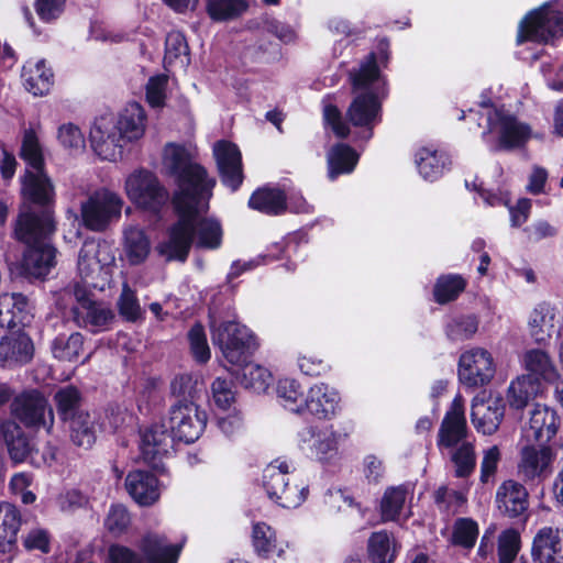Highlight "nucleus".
Wrapping results in <instances>:
<instances>
[{
  "mask_svg": "<svg viewBox=\"0 0 563 563\" xmlns=\"http://www.w3.org/2000/svg\"><path fill=\"white\" fill-rule=\"evenodd\" d=\"M122 198L108 188L95 190L80 206L82 224L95 232L104 231L121 217Z\"/></svg>",
  "mask_w": 563,
  "mask_h": 563,
  "instance_id": "nucleus-11",
  "label": "nucleus"
},
{
  "mask_svg": "<svg viewBox=\"0 0 563 563\" xmlns=\"http://www.w3.org/2000/svg\"><path fill=\"white\" fill-rule=\"evenodd\" d=\"M20 156L26 162L29 168H40L44 166L42 146L33 129L24 131Z\"/></svg>",
  "mask_w": 563,
  "mask_h": 563,
  "instance_id": "nucleus-52",
  "label": "nucleus"
},
{
  "mask_svg": "<svg viewBox=\"0 0 563 563\" xmlns=\"http://www.w3.org/2000/svg\"><path fill=\"white\" fill-rule=\"evenodd\" d=\"M245 0H207L206 10L212 21L223 22L241 16L247 10Z\"/></svg>",
  "mask_w": 563,
  "mask_h": 563,
  "instance_id": "nucleus-43",
  "label": "nucleus"
},
{
  "mask_svg": "<svg viewBox=\"0 0 563 563\" xmlns=\"http://www.w3.org/2000/svg\"><path fill=\"white\" fill-rule=\"evenodd\" d=\"M125 254L132 265L143 263L150 254V241L139 228H130L124 233Z\"/></svg>",
  "mask_w": 563,
  "mask_h": 563,
  "instance_id": "nucleus-46",
  "label": "nucleus"
},
{
  "mask_svg": "<svg viewBox=\"0 0 563 563\" xmlns=\"http://www.w3.org/2000/svg\"><path fill=\"white\" fill-rule=\"evenodd\" d=\"M197 383L191 374H180L172 380L170 391L174 396L183 398L180 401H192L197 393Z\"/></svg>",
  "mask_w": 563,
  "mask_h": 563,
  "instance_id": "nucleus-61",
  "label": "nucleus"
},
{
  "mask_svg": "<svg viewBox=\"0 0 563 563\" xmlns=\"http://www.w3.org/2000/svg\"><path fill=\"white\" fill-rule=\"evenodd\" d=\"M211 340L221 351L223 358L232 364L242 366L257 347L254 334L245 325L236 321L212 322Z\"/></svg>",
  "mask_w": 563,
  "mask_h": 563,
  "instance_id": "nucleus-7",
  "label": "nucleus"
},
{
  "mask_svg": "<svg viewBox=\"0 0 563 563\" xmlns=\"http://www.w3.org/2000/svg\"><path fill=\"white\" fill-rule=\"evenodd\" d=\"M188 341L194 358L199 363H206L210 360L211 353L208 345L205 329L200 323H196L188 332Z\"/></svg>",
  "mask_w": 563,
  "mask_h": 563,
  "instance_id": "nucleus-58",
  "label": "nucleus"
},
{
  "mask_svg": "<svg viewBox=\"0 0 563 563\" xmlns=\"http://www.w3.org/2000/svg\"><path fill=\"white\" fill-rule=\"evenodd\" d=\"M164 63L166 65L179 63L181 67H186L188 65L189 47L183 33L172 31L167 34L165 41Z\"/></svg>",
  "mask_w": 563,
  "mask_h": 563,
  "instance_id": "nucleus-48",
  "label": "nucleus"
},
{
  "mask_svg": "<svg viewBox=\"0 0 563 563\" xmlns=\"http://www.w3.org/2000/svg\"><path fill=\"white\" fill-rule=\"evenodd\" d=\"M55 231L52 213L46 209L24 203L14 225V236L27 247L49 242Z\"/></svg>",
  "mask_w": 563,
  "mask_h": 563,
  "instance_id": "nucleus-12",
  "label": "nucleus"
},
{
  "mask_svg": "<svg viewBox=\"0 0 563 563\" xmlns=\"http://www.w3.org/2000/svg\"><path fill=\"white\" fill-rule=\"evenodd\" d=\"M70 439L79 448L90 449L96 442L97 418L87 411L77 412L76 416L67 420Z\"/></svg>",
  "mask_w": 563,
  "mask_h": 563,
  "instance_id": "nucleus-37",
  "label": "nucleus"
},
{
  "mask_svg": "<svg viewBox=\"0 0 563 563\" xmlns=\"http://www.w3.org/2000/svg\"><path fill=\"white\" fill-rule=\"evenodd\" d=\"M140 548L147 563H177L181 545L169 544L164 536L147 533L143 537Z\"/></svg>",
  "mask_w": 563,
  "mask_h": 563,
  "instance_id": "nucleus-31",
  "label": "nucleus"
},
{
  "mask_svg": "<svg viewBox=\"0 0 563 563\" xmlns=\"http://www.w3.org/2000/svg\"><path fill=\"white\" fill-rule=\"evenodd\" d=\"M561 329L560 316L555 307L548 302L537 305L529 314L528 330L538 344L547 343Z\"/></svg>",
  "mask_w": 563,
  "mask_h": 563,
  "instance_id": "nucleus-24",
  "label": "nucleus"
},
{
  "mask_svg": "<svg viewBox=\"0 0 563 563\" xmlns=\"http://www.w3.org/2000/svg\"><path fill=\"white\" fill-rule=\"evenodd\" d=\"M253 545L260 555H267L276 548V536L273 529L263 522L253 526Z\"/></svg>",
  "mask_w": 563,
  "mask_h": 563,
  "instance_id": "nucleus-59",
  "label": "nucleus"
},
{
  "mask_svg": "<svg viewBox=\"0 0 563 563\" xmlns=\"http://www.w3.org/2000/svg\"><path fill=\"white\" fill-rule=\"evenodd\" d=\"M531 558L534 563H563V529L541 527L532 539Z\"/></svg>",
  "mask_w": 563,
  "mask_h": 563,
  "instance_id": "nucleus-20",
  "label": "nucleus"
},
{
  "mask_svg": "<svg viewBox=\"0 0 563 563\" xmlns=\"http://www.w3.org/2000/svg\"><path fill=\"white\" fill-rule=\"evenodd\" d=\"M145 123V111L136 102L129 103L117 119H97L90 130L92 150L101 159L114 162L122 157L128 144L144 135Z\"/></svg>",
  "mask_w": 563,
  "mask_h": 563,
  "instance_id": "nucleus-4",
  "label": "nucleus"
},
{
  "mask_svg": "<svg viewBox=\"0 0 563 563\" xmlns=\"http://www.w3.org/2000/svg\"><path fill=\"white\" fill-rule=\"evenodd\" d=\"M222 183L235 191L243 181L242 157L236 145L228 141H219L213 146Z\"/></svg>",
  "mask_w": 563,
  "mask_h": 563,
  "instance_id": "nucleus-22",
  "label": "nucleus"
},
{
  "mask_svg": "<svg viewBox=\"0 0 563 563\" xmlns=\"http://www.w3.org/2000/svg\"><path fill=\"white\" fill-rule=\"evenodd\" d=\"M211 396L214 406L220 410H228L235 402L233 382L217 377L211 384Z\"/></svg>",
  "mask_w": 563,
  "mask_h": 563,
  "instance_id": "nucleus-56",
  "label": "nucleus"
},
{
  "mask_svg": "<svg viewBox=\"0 0 563 563\" xmlns=\"http://www.w3.org/2000/svg\"><path fill=\"white\" fill-rule=\"evenodd\" d=\"M23 197L35 205L44 206L54 200V186L43 170L40 168H27L22 181Z\"/></svg>",
  "mask_w": 563,
  "mask_h": 563,
  "instance_id": "nucleus-28",
  "label": "nucleus"
},
{
  "mask_svg": "<svg viewBox=\"0 0 563 563\" xmlns=\"http://www.w3.org/2000/svg\"><path fill=\"white\" fill-rule=\"evenodd\" d=\"M3 437L8 446L11 459L15 462H30L40 467L41 463L37 459V451H34L30 440L22 429L14 422H8L2 426Z\"/></svg>",
  "mask_w": 563,
  "mask_h": 563,
  "instance_id": "nucleus-30",
  "label": "nucleus"
},
{
  "mask_svg": "<svg viewBox=\"0 0 563 563\" xmlns=\"http://www.w3.org/2000/svg\"><path fill=\"white\" fill-rule=\"evenodd\" d=\"M65 296H73L75 303L71 306L74 322L90 332H100L109 329L114 320V312L106 303L96 301L91 296V289L81 287L79 283H73L64 289Z\"/></svg>",
  "mask_w": 563,
  "mask_h": 563,
  "instance_id": "nucleus-9",
  "label": "nucleus"
},
{
  "mask_svg": "<svg viewBox=\"0 0 563 563\" xmlns=\"http://www.w3.org/2000/svg\"><path fill=\"white\" fill-rule=\"evenodd\" d=\"M559 427L556 411L548 406L537 405L530 412L528 424L522 428L520 440L548 445Z\"/></svg>",
  "mask_w": 563,
  "mask_h": 563,
  "instance_id": "nucleus-19",
  "label": "nucleus"
},
{
  "mask_svg": "<svg viewBox=\"0 0 563 563\" xmlns=\"http://www.w3.org/2000/svg\"><path fill=\"white\" fill-rule=\"evenodd\" d=\"M478 329V321L474 316L453 318L445 327L448 338L453 342H462L471 339Z\"/></svg>",
  "mask_w": 563,
  "mask_h": 563,
  "instance_id": "nucleus-53",
  "label": "nucleus"
},
{
  "mask_svg": "<svg viewBox=\"0 0 563 563\" xmlns=\"http://www.w3.org/2000/svg\"><path fill=\"white\" fill-rule=\"evenodd\" d=\"M487 124L488 130L483 133V139L489 143L487 135H496V142L490 145L493 152L519 148L530 140L532 133L529 124L505 109L489 110Z\"/></svg>",
  "mask_w": 563,
  "mask_h": 563,
  "instance_id": "nucleus-10",
  "label": "nucleus"
},
{
  "mask_svg": "<svg viewBox=\"0 0 563 563\" xmlns=\"http://www.w3.org/2000/svg\"><path fill=\"white\" fill-rule=\"evenodd\" d=\"M451 461L456 477H468L476 466V453L472 442L464 441L451 452Z\"/></svg>",
  "mask_w": 563,
  "mask_h": 563,
  "instance_id": "nucleus-49",
  "label": "nucleus"
},
{
  "mask_svg": "<svg viewBox=\"0 0 563 563\" xmlns=\"http://www.w3.org/2000/svg\"><path fill=\"white\" fill-rule=\"evenodd\" d=\"M472 422L484 434L494 433L504 417V407L497 401H473Z\"/></svg>",
  "mask_w": 563,
  "mask_h": 563,
  "instance_id": "nucleus-34",
  "label": "nucleus"
},
{
  "mask_svg": "<svg viewBox=\"0 0 563 563\" xmlns=\"http://www.w3.org/2000/svg\"><path fill=\"white\" fill-rule=\"evenodd\" d=\"M167 81L168 77L166 75H157L148 79L146 99L152 107H162L164 104Z\"/></svg>",
  "mask_w": 563,
  "mask_h": 563,
  "instance_id": "nucleus-63",
  "label": "nucleus"
},
{
  "mask_svg": "<svg viewBox=\"0 0 563 563\" xmlns=\"http://www.w3.org/2000/svg\"><path fill=\"white\" fill-rule=\"evenodd\" d=\"M131 523V517L123 505H112L104 520L107 530L118 537L126 531Z\"/></svg>",
  "mask_w": 563,
  "mask_h": 563,
  "instance_id": "nucleus-60",
  "label": "nucleus"
},
{
  "mask_svg": "<svg viewBox=\"0 0 563 563\" xmlns=\"http://www.w3.org/2000/svg\"><path fill=\"white\" fill-rule=\"evenodd\" d=\"M207 424V413L194 401H178L169 409L168 429L152 426L141 433L140 451L145 463L158 468L164 456L173 450L174 441L192 443L199 439Z\"/></svg>",
  "mask_w": 563,
  "mask_h": 563,
  "instance_id": "nucleus-2",
  "label": "nucleus"
},
{
  "mask_svg": "<svg viewBox=\"0 0 563 563\" xmlns=\"http://www.w3.org/2000/svg\"><path fill=\"white\" fill-rule=\"evenodd\" d=\"M56 249L49 243L26 247L22 263V273L30 278H44L55 266Z\"/></svg>",
  "mask_w": 563,
  "mask_h": 563,
  "instance_id": "nucleus-25",
  "label": "nucleus"
},
{
  "mask_svg": "<svg viewBox=\"0 0 563 563\" xmlns=\"http://www.w3.org/2000/svg\"><path fill=\"white\" fill-rule=\"evenodd\" d=\"M409 494L408 485L388 487L380 501L382 518L384 521H394L400 515Z\"/></svg>",
  "mask_w": 563,
  "mask_h": 563,
  "instance_id": "nucleus-44",
  "label": "nucleus"
},
{
  "mask_svg": "<svg viewBox=\"0 0 563 563\" xmlns=\"http://www.w3.org/2000/svg\"><path fill=\"white\" fill-rule=\"evenodd\" d=\"M555 453L550 445L520 440L517 474L525 483H541L553 471Z\"/></svg>",
  "mask_w": 563,
  "mask_h": 563,
  "instance_id": "nucleus-13",
  "label": "nucleus"
},
{
  "mask_svg": "<svg viewBox=\"0 0 563 563\" xmlns=\"http://www.w3.org/2000/svg\"><path fill=\"white\" fill-rule=\"evenodd\" d=\"M111 246L101 241L87 240L84 242L77 262V271L81 287L103 290L111 278V266L114 264Z\"/></svg>",
  "mask_w": 563,
  "mask_h": 563,
  "instance_id": "nucleus-6",
  "label": "nucleus"
},
{
  "mask_svg": "<svg viewBox=\"0 0 563 563\" xmlns=\"http://www.w3.org/2000/svg\"><path fill=\"white\" fill-rule=\"evenodd\" d=\"M118 309L119 313L128 321L134 322L143 316L135 291L130 288L128 283H124L122 286V291L118 299Z\"/></svg>",
  "mask_w": 563,
  "mask_h": 563,
  "instance_id": "nucleus-57",
  "label": "nucleus"
},
{
  "mask_svg": "<svg viewBox=\"0 0 563 563\" xmlns=\"http://www.w3.org/2000/svg\"><path fill=\"white\" fill-rule=\"evenodd\" d=\"M540 390V384L534 382L531 376L521 375L511 382L508 387L507 400L509 406L515 409L525 408Z\"/></svg>",
  "mask_w": 563,
  "mask_h": 563,
  "instance_id": "nucleus-41",
  "label": "nucleus"
},
{
  "mask_svg": "<svg viewBox=\"0 0 563 563\" xmlns=\"http://www.w3.org/2000/svg\"><path fill=\"white\" fill-rule=\"evenodd\" d=\"M495 508L508 519L526 521L529 509V493L526 486L512 478L503 481L495 493Z\"/></svg>",
  "mask_w": 563,
  "mask_h": 563,
  "instance_id": "nucleus-18",
  "label": "nucleus"
},
{
  "mask_svg": "<svg viewBox=\"0 0 563 563\" xmlns=\"http://www.w3.org/2000/svg\"><path fill=\"white\" fill-rule=\"evenodd\" d=\"M345 435L336 431L333 424L323 427L310 426L298 433L299 446L309 448V456L323 465L339 461V445Z\"/></svg>",
  "mask_w": 563,
  "mask_h": 563,
  "instance_id": "nucleus-14",
  "label": "nucleus"
},
{
  "mask_svg": "<svg viewBox=\"0 0 563 563\" xmlns=\"http://www.w3.org/2000/svg\"><path fill=\"white\" fill-rule=\"evenodd\" d=\"M521 363L527 371L525 376H531L538 384L541 382L553 384L561 377L551 355L542 349L527 350L521 356Z\"/></svg>",
  "mask_w": 563,
  "mask_h": 563,
  "instance_id": "nucleus-26",
  "label": "nucleus"
},
{
  "mask_svg": "<svg viewBox=\"0 0 563 563\" xmlns=\"http://www.w3.org/2000/svg\"><path fill=\"white\" fill-rule=\"evenodd\" d=\"M501 459V452L497 445H493L483 452L481 462V482L487 484L494 478L498 464Z\"/></svg>",
  "mask_w": 563,
  "mask_h": 563,
  "instance_id": "nucleus-62",
  "label": "nucleus"
},
{
  "mask_svg": "<svg viewBox=\"0 0 563 563\" xmlns=\"http://www.w3.org/2000/svg\"><path fill=\"white\" fill-rule=\"evenodd\" d=\"M358 161L356 152L345 144L333 146L328 153L329 178L334 180L341 174H350Z\"/></svg>",
  "mask_w": 563,
  "mask_h": 563,
  "instance_id": "nucleus-38",
  "label": "nucleus"
},
{
  "mask_svg": "<svg viewBox=\"0 0 563 563\" xmlns=\"http://www.w3.org/2000/svg\"><path fill=\"white\" fill-rule=\"evenodd\" d=\"M478 537V525L471 518H459L453 526L452 543L472 549Z\"/></svg>",
  "mask_w": 563,
  "mask_h": 563,
  "instance_id": "nucleus-54",
  "label": "nucleus"
},
{
  "mask_svg": "<svg viewBox=\"0 0 563 563\" xmlns=\"http://www.w3.org/2000/svg\"><path fill=\"white\" fill-rule=\"evenodd\" d=\"M419 174L430 181L437 180L449 168L450 158L446 153L433 147H422L416 154Z\"/></svg>",
  "mask_w": 563,
  "mask_h": 563,
  "instance_id": "nucleus-36",
  "label": "nucleus"
},
{
  "mask_svg": "<svg viewBox=\"0 0 563 563\" xmlns=\"http://www.w3.org/2000/svg\"><path fill=\"white\" fill-rule=\"evenodd\" d=\"M58 415L65 421L71 419L79 410L81 396L79 390L74 386H66L58 389L54 396Z\"/></svg>",
  "mask_w": 563,
  "mask_h": 563,
  "instance_id": "nucleus-50",
  "label": "nucleus"
},
{
  "mask_svg": "<svg viewBox=\"0 0 563 563\" xmlns=\"http://www.w3.org/2000/svg\"><path fill=\"white\" fill-rule=\"evenodd\" d=\"M287 461L275 460L263 471V487L273 501L284 508L300 506L308 496V485L299 474L289 473Z\"/></svg>",
  "mask_w": 563,
  "mask_h": 563,
  "instance_id": "nucleus-5",
  "label": "nucleus"
},
{
  "mask_svg": "<svg viewBox=\"0 0 563 563\" xmlns=\"http://www.w3.org/2000/svg\"><path fill=\"white\" fill-rule=\"evenodd\" d=\"M84 347V336L79 332L69 335L59 334L51 344L53 356L63 362H75L78 360Z\"/></svg>",
  "mask_w": 563,
  "mask_h": 563,
  "instance_id": "nucleus-42",
  "label": "nucleus"
},
{
  "mask_svg": "<svg viewBox=\"0 0 563 563\" xmlns=\"http://www.w3.org/2000/svg\"><path fill=\"white\" fill-rule=\"evenodd\" d=\"M496 365L489 351L483 347L466 350L460 355L457 375L461 384L467 388H479L490 383Z\"/></svg>",
  "mask_w": 563,
  "mask_h": 563,
  "instance_id": "nucleus-16",
  "label": "nucleus"
},
{
  "mask_svg": "<svg viewBox=\"0 0 563 563\" xmlns=\"http://www.w3.org/2000/svg\"><path fill=\"white\" fill-rule=\"evenodd\" d=\"M277 396L287 410L303 413L305 396L298 382L291 378L280 379L277 385Z\"/></svg>",
  "mask_w": 563,
  "mask_h": 563,
  "instance_id": "nucleus-47",
  "label": "nucleus"
},
{
  "mask_svg": "<svg viewBox=\"0 0 563 563\" xmlns=\"http://www.w3.org/2000/svg\"><path fill=\"white\" fill-rule=\"evenodd\" d=\"M340 401L341 397L335 388L324 383H317L305 396L303 413L320 420H330L339 412Z\"/></svg>",
  "mask_w": 563,
  "mask_h": 563,
  "instance_id": "nucleus-21",
  "label": "nucleus"
},
{
  "mask_svg": "<svg viewBox=\"0 0 563 563\" xmlns=\"http://www.w3.org/2000/svg\"><path fill=\"white\" fill-rule=\"evenodd\" d=\"M249 206L266 214H279L286 209V197L279 189L261 188L253 192Z\"/></svg>",
  "mask_w": 563,
  "mask_h": 563,
  "instance_id": "nucleus-39",
  "label": "nucleus"
},
{
  "mask_svg": "<svg viewBox=\"0 0 563 563\" xmlns=\"http://www.w3.org/2000/svg\"><path fill=\"white\" fill-rule=\"evenodd\" d=\"M520 550V534L514 529L504 530L498 536V561L499 563H512Z\"/></svg>",
  "mask_w": 563,
  "mask_h": 563,
  "instance_id": "nucleus-55",
  "label": "nucleus"
},
{
  "mask_svg": "<svg viewBox=\"0 0 563 563\" xmlns=\"http://www.w3.org/2000/svg\"><path fill=\"white\" fill-rule=\"evenodd\" d=\"M57 504L62 511L73 512L86 508L89 505V498L80 490L73 488L62 493L57 498Z\"/></svg>",
  "mask_w": 563,
  "mask_h": 563,
  "instance_id": "nucleus-64",
  "label": "nucleus"
},
{
  "mask_svg": "<svg viewBox=\"0 0 563 563\" xmlns=\"http://www.w3.org/2000/svg\"><path fill=\"white\" fill-rule=\"evenodd\" d=\"M21 77L25 89L34 96L47 93L53 85V73L43 59L27 60Z\"/></svg>",
  "mask_w": 563,
  "mask_h": 563,
  "instance_id": "nucleus-33",
  "label": "nucleus"
},
{
  "mask_svg": "<svg viewBox=\"0 0 563 563\" xmlns=\"http://www.w3.org/2000/svg\"><path fill=\"white\" fill-rule=\"evenodd\" d=\"M33 343L29 335L12 332L0 339V364L3 366L25 364L33 357Z\"/></svg>",
  "mask_w": 563,
  "mask_h": 563,
  "instance_id": "nucleus-27",
  "label": "nucleus"
},
{
  "mask_svg": "<svg viewBox=\"0 0 563 563\" xmlns=\"http://www.w3.org/2000/svg\"><path fill=\"white\" fill-rule=\"evenodd\" d=\"M29 321L27 300L22 294L0 295V327L14 328Z\"/></svg>",
  "mask_w": 563,
  "mask_h": 563,
  "instance_id": "nucleus-32",
  "label": "nucleus"
},
{
  "mask_svg": "<svg viewBox=\"0 0 563 563\" xmlns=\"http://www.w3.org/2000/svg\"><path fill=\"white\" fill-rule=\"evenodd\" d=\"M561 35H563V0H554L526 15L519 24L517 43L521 44L525 41L548 43Z\"/></svg>",
  "mask_w": 563,
  "mask_h": 563,
  "instance_id": "nucleus-8",
  "label": "nucleus"
},
{
  "mask_svg": "<svg viewBox=\"0 0 563 563\" xmlns=\"http://www.w3.org/2000/svg\"><path fill=\"white\" fill-rule=\"evenodd\" d=\"M11 410L27 428H44L49 433L54 426L53 409L38 391L32 390L15 397Z\"/></svg>",
  "mask_w": 563,
  "mask_h": 563,
  "instance_id": "nucleus-17",
  "label": "nucleus"
},
{
  "mask_svg": "<svg viewBox=\"0 0 563 563\" xmlns=\"http://www.w3.org/2000/svg\"><path fill=\"white\" fill-rule=\"evenodd\" d=\"M387 46V43H380L378 56L371 53L357 69L350 71L354 98L346 111V118L353 126L364 129L365 140L372 137L374 126L382 120L380 95L385 82L377 62L388 60Z\"/></svg>",
  "mask_w": 563,
  "mask_h": 563,
  "instance_id": "nucleus-3",
  "label": "nucleus"
},
{
  "mask_svg": "<svg viewBox=\"0 0 563 563\" xmlns=\"http://www.w3.org/2000/svg\"><path fill=\"white\" fill-rule=\"evenodd\" d=\"M163 168L173 178L176 190L173 203L179 220L169 229L168 239L157 246L166 261L185 262L191 244L214 250L221 245L222 229L214 219H200L209 209L216 179L194 161V153L184 145L168 143L163 152Z\"/></svg>",
  "mask_w": 563,
  "mask_h": 563,
  "instance_id": "nucleus-1",
  "label": "nucleus"
},
{
  "mask_svg": "<svg viewBox=\"0 0 563 563\" xmlns=\"http://www.w3.org/2000/svg\"><path fill=\"white\" fill-rule=\"evenodd\" d=\"M466 419L462 397L456 396L450 410L445 413L439 430L438 445L440 448H454L464 442L466 437Z\"/></svg>",
  "mask_w": 563,
  "mask_h": 563,
  "instance_id": "nucleus-23",
  "label": "nucleus"
},
{
  "mask_svg": "<svg viewBox=\"0 0 563 563\" xmlns=\"http://www.w3.org/2000/svg\"><path fill=\"white\" fill-rule=\"evenodd\" d=\"M466 282L460 275H445L438 278L433 295L437 302L443 305L457 298Z\"/></svg>",
  "mask_w": 563,
  "mask_h": 563,
  "instance_id": "nucleus-51",
  "label": "nucleus"
},
{
  "mask_svg": "<svg viewBox=\"0 0 563 563\" xmlns=\"http://www.w3.org/2000/svg\"><path fill=\"white\" fill-rule=\"evenodd\" d=\"M128 198L136 206L158 211L168 200L169 194L151 172L140 169L130 174L124 185Z\"/></svg>",
  "mask_w": 563,
  "mask_h": 563,
  "instance_id": "nucleus-15",
  "label": "nucleus"
},
{
  "mask_svg": "<svg viewBox=\"0 0 563 563\" xmlns=\"http://www.w3.org/2000/svg\"><path fill=\"white\" fill-rule=\"evenodd\" d=\"M398 545L387 531L374 532L368 540V555L373 563H393Z\"/></svg>",
  "mask_w": 563,
  "mask_h": 563,
  "instance_id": "nucleus-40",
  "label": "nucleus"
},
{
  "mask_svg": "<svg viewBox=\"0 0 563 563\" xmlns=\"http://www.w3.org/2000/svg\"><path fill=\"white\" fill-rule=\"evenodd\" d=\"M21 512L8 501H0V552H10L16 543L21 527Z\"/></svg>",
  "mask_w": 563,
  "mask_h": 563,
  "instance_id": "nucleus-35",
  "label": "nucleus"
},
{
  "mask_svg": "<svg viewBox=\"0 0 563 563\" xmlns=\"http://www.w3.org/2000/svg\"><path fill=\"white\" fill-rule=\"evenodd\" d=\"M125 488L130 496L142 506L154 504L161 494L157 478L147 471L130 472L125 478Z\"/></svg>",
  "mask_w": 563,
  "mask_h": 563,
  "instance_id": "nucleus-29",
  "label": "nucleus"
},
{
  "mask_svg": "<svg viewBox=\"0 0 563 563\" xmlns=\"http://www.w3.org/2000/svg\"><path fill=\"white\" fill-rule=\"evenodd\" d=\"M242 365L241 385L257 394L265 393L273 382L271 372L258 364L245 362Z\"/></svg>",
  "mask_w": 563,
  "mask_h": 563,
  "instance_id": "nucleus-45",
  "label": "nucleus"
}]
</instances>
